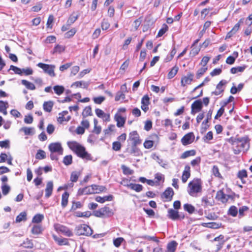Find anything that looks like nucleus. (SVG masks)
<instances>
[{
    "mask_svg": "<svg viewBox=\"0 0 252 252\" xmlns=\"http://www.w3.org/2000/svg\"><path fill=\"white\" fill-rule=\"evenodd\" d=\"M67 145L78 157L88 160L92 159L91 155L86 151L85 148L77 142L69 141L67 142Z\"/></svg>",
    "mask_w": 252,
    "mask_h": 252,
    "instance_id": "obj_1",
    "label": "nucleus"
},
{
    "mask_svg": "<svg viewBox=\"0 0 252 252\" xmlns=\"http://www.w3.org/2000/svg\"><path fill=\"white\" fill-rule=\"evenodd\" d=\"M202 191V183L199 179H194L188 184V192L189 194L193 197L197 196V193Z\"/></svg>",
    "mask_w": 252,
    "mask_h": 252,
    "instance_id": "obj_2",
    "label": "nucleus"
},
{
    "mask_svg": "<svg viewBox=\"0 0 252 252\" xmlns=\"http://www.w3.org/2000/svg\"><path fill=\"white\" fill-rule=\"evenodd\" d=\"M74 230L76 234L78 236H90L93 233V230L91 228L85 224H79L76 226Z\"/></svg>",
    "mask_w": 252,
    "mask_h": 252,
    "instance_id": "obj_3",
    "label": "nucleus"
},
{
    "mask_svg": "<svg viewBox=\"0 0 252 252\" xmlns=\"http://www.w3.org/2000/svg\"><path fill=\"white\" fill-rule=\"evenodd\" d=\"M127 142L129 144L133 146H137L141 144L142 140L137 131L134 130L129 133Z\"/></svg>",
    "mask_w": 252,
    "mask_h": 252,
    "instance_id": "obj_4",
    "label": "nucleus"
},
{
    "mask_svg": "<svg viewBox=\"0 0 252 252\" xmlns=\"http://www.w3.org/2000/svg\"><path fill=\"white\" fill-rule=\"evenodd\" d=\"M113 214L112 210L107 206L100 208L94 212V216L99 218H106L111 216Z\"/></svg>",
    "mask_w": 252,
    "mask_h": 252,
    "instance_id": "obj_5",
    "label": "nucleus"
},
{
    "mask_svg": "<svg viewBox=\"0 0 252 252\" xmlns=\"http://www.w3.org/2000/svg\"><path fill=\"white\" fill-rule=\"evenodd\" d=\"M37 66L42 68L45 73L48 74L51 77H55L56 74L54 72V69L56 67L55 65L48 64L43 63H38Z\"/></svg>",
    "mask_w": 252,
    "mask_h": 252,
    "instance_id": "obj_6",
    "label": "nucleus"
},
{
    "mask_svg": "<svg viewBox=\"0 0 252 252\" xmlns=\"http://www.w3.org/2000/svg\"><path fill=\"white\" fill-rule=\"evenodd\" d=\"M48 148L51 153H56L58 155H62L63 154V148L60 142L50 144Z\"/></svg>",
    "mask_w": 252,
    "mask_h": 252,
    "instance_id": "obj_7",
    "label": "nucleus"
},
{
    "mask_svg": "<svg viewBox=\"0 0 252 252\" xmlns=\"http://www.w3.org/2000/svg\"><path fill=\"white\" fill-rule=\"evenodd\" d=\"M56 230L63 233L67 237H71L73 236V233L71 230H70L68 227L61 224H57L55 226Z\"/></svg>",
    "mask_w": 252,
    "mask_h": 252,
    "instance_id": "obj_8",
    "label": "nucleus"
},
{
    "mask_svg": "<svg viewBox=\"0 0 252 252\" xmlns=\"http://www.w3.org/2000/svg\"><path fill=\"white\" fill-rule=\"evenodd\" d=\"M212 114V111L209 110L206 115V119L202 123L201 127L200 128V132L201 133H204L209 127V125L208 123L209 120L211 119Z\"/></svg>",
    "mask_w": 252,
    "mask_h": 252,
    "instance_id": "obj_9",
    "label": "nucleus"
},
{
    "mask_svg": "<svg viewBox=\"0 0 252 252\" xmlns=\"http://www.w3.org/2000/svg\"><path fill=\"white\" fill-rule=\"evenodd\" d=\"M174 191L171 188H168L161 194V197L164 201H169L172 199Z\"/></svg>",
    "mask_w": 252,
    "mask_h": 252,
    "instance_id": "obj_10",
    "label": "nucleus"
},
{
    "mask_svg": "<svg viewBox=\"0 0 252 252\" xmlns=\"http://www.w3.org/2000/svg\"><path fill=\"white\" fill-rule=\"evenodd\" d=\"M194 135L193 132H189L186 134L181 139V142L184 146L191 144L194 140Z\"/></svg>",
    "mask_w": 252,
    "mask_h": 252,
    "instance_id": "obj_11",
    "label": "nucleus"
},
{
    "mask_svg": "<svg viewBox=\"0 0 252 252\" xmlns=\"http://www.w3.org/2000/svg\"><path fill=\"white\" fill-rule=\"evenodd\" d=\"M202 107V103L201 100H197L191 104V114L194 115L196 113L200 111Z\"/></svg>",
    "mask_w": 252,
    "mask_h": 252,
    "instance_id": "obj_12",
    "label": "nucleus"
},
{
    "mask_svg": "<svg viewBox=\"0 0 252 252\" xmlns=\"http://www.w3.org/2000/svg\"><path fill=\"white\" fill-rule=\"evenodd\" d=\"M141 104L142 110L146 112L149 109V105L150 104V98L148 95H145L142 98Z\"/></svg>",
    "mask_w": 252,
    "mask_h": 252,
    "instance_id": "obj_13",
    "label": "nucleus"
},
{
    "mask_svg": "<svg viewBox=\"0 0 252 252\" xmlns=\"http://www.w3.org/2000/svg\"><path fill=\"white\" fill-rule=\"evenodd\" d=\"M194 75L191 73H189L186 76L183 77L181 79V85L185 86L187 84H190L193 80Z\"/></svg>",
    "mask_w": 252,
    "mask_h": 252,
    "instance_id": "obj_14",
    "label": "nucleus"
},
{
    "mask_svg": "<svg viewBox=\"0 0 252 252\" xmlns=\"http://www.w3.org/2000/svg\"><path fill=\"white\" fill-rule=\"evenodd\" d=\"M94 191L92 185L91 186H88L83 189H79L78 191V194L79 195L82 194H94Z\"/></svg>",
    "mask_w": 252,
    "mask_h": 252,
    "instance_id": "obj_15",
    "label": "nucleus"
},
{
    "mask_svg": "<svg viewBox=\"0 0 252 252\" xmlns=\"http://www.w3.org/2000/svg\"><path fill=\"white\" fill-rule=\"evenodd\" d=\"M168 217L172 220H176L180 218L181 219H184V216L180 217L177 211L170 209L168 211Z\"/></svg>",
    "mask_w": 252,
    "mask_h": 252,
    "instance_id": "obj_16",
    "label": "nucleus"
},
{
    "mask_svg": "<svg viewBox=\"0 0 252 252\" xmlns=\"http://www.w3.org/2000/svg\"><path fill=\"white\" fill-rule=\"evenodd\" d=\"M190 167L189 165H186L182 176V181L185 183L190 176Z\"/></svg>",
    "mask_w": 252,
    "mask_h": 252,
    "instance_id": "obj_17",
    "label": "nucleus"
},
{
    "mask_svg": "<svg viewBox=\"0 0 252 252\" xmlns=\"http://www.w3.org/2000/svg\"><path fill=\"white\" fill-rule=\"evenodd\" d=\"M229 197V195L225 194L221 190L218 191L216 194V198L222 203H226Z\"/></svg>",
    "mask_w": 252,
    "mask_h": 252,
    "instance_id": "obj_18",
    "label": "nucleus"
},
{
    "mask_svg": "<svg viewBox=\"0 0 252 252\" xmlns=\"http://www.w3.org/2000/svg\"><path fill=\"white\" fill-rule=\"evenodd\" d=\"M114 119L117 122V126L119 127H123L126 122V118L122 117L119 113H116Z\"/></svg>",
    "mask_w": 252,
    "mask_h": 252,
    "instance_id": "obj_19",
    "label": "nucleus"
},
{
    "mask_svg": "<svg viewBox=\"0 0 252 252\" xmlns=\"http://www.w3.org/2000/svg\"><path fill=\"white\" fill-rule=\"evenodd\" d=\"M249 139L248 137H243L239 138V145L238 146H241L243 148L249 147Z\"/></svg>",
    "mask_w": 252,
    "mask_h": 252,
    "instance_id": "obj_20",
    "label": "nucleus"
},
{
    "mask_svg": "<svg viewBox=\"0 0 252 252\" xmlns=\"http://www.w3.org/2000/svg\"><path fill=\"white\" fill-rule=\"evenodd\" d=\"M53 189V183L52 181H49L46 185L45 189V197L46 198L49 197L52 193Z\"/></svg>",
    "mask_w": 252,
    "mask_h": 252,
    "instance_id": "obj_21",
    "label": "nucleus"
},
{
    "mask_svg": "<svg viewBox=\"0 0 252 252\" xmlns=\"http://www.w3.org/2000/svg\"><path fill=\"white\" fill-rule=\"evenodd\" d=\"M113 199V196L112 195H109L108 196H105L103 197H101L99 196H97L95 197V200L99 203H103L105 201H112Z\"/></svg>",
    "mask_w": 252,
    "mask_h": 252,
    "instance_id": "obj_22",
    "label": "nucleus"
},
{
    "mask_svg": "<svg viewBox=\"0 0 252 252\" xmlns=\"http://www.w3.org/2000/svg\"><path fill=\"white\" fill-rule=\"evenodd\" d=\"M43 228L40 224H34L31 229V232L34 235H38L42 233Z\"/></svg>",
    "mask_w": 252,
    "mask_h": 252,
    "instance_id": "obj_23",
    "label": "nucleus"
},
{
    "mask_svg": "<svg viewBox=\"0 0 252 252\" xmlns=\"http://www.w3.org/2000/svg\"><path fill=\"white\" fill-rule=\"evenodd\" d=\"M127 150L130 154L134 156H139L141 154L140 149L137 147V146L131 145L130 149L129 150L127 149Z\"/></svg>",
    "mask_w": 252,
    "mask_h": 252,
    "instance_id": "obj_24",
    "label": "nucleus"
},
{
    "mask_svg": "<svg viewBox=\"0 0 252 252\" xmlns=\"http://www.w3.org/2000/svg\"><path fill=\"white\" fill-rule=\"evenodd\" d=\"M20 131H23L26 135H32L35 133V129L34 127H23Z\"/></svg>",
    "mask_w": 252,
    "mask_h": 252,
    "instance_id": "obj_25",
    "label": "nucleus"
},
{
    "mask_svg": "<svg viewBox=\"0 0 252 252\" xmlns=\"http://www.w3.org/2000/svg\"><path fill=\"white\" fill-rule=\"evenodd\" d=\"M240 23H238L235 25L232 29L227 33L226 38H229L231 37L234 34H235L239 30L240 28Z\"/></svg>",
    "mask_w": 252,
    "mask_h": 252,
    "instance_id": "obj_26",
    "label": "nucleus"
},
{
    "mask_svg": "<svg viewBox=\"0 0 252 252\" xmlns=\"http://www.w3.org/2000/svg\"><path fill=\"white\" fill-rule=\"evenodd\" d=\"M177 245L178 243L175 241H172L169 243L167 246L168 252H175Z\"/></svg>",
    "mask_w": 252,
    "mask_h": 252,
    "instance_id": "obj_27",
    "label": "nucleus"
},
{
    "mask_svg": "<svg viewBox=\"0 0 252 252\" xmlns=\"http://www.w3.org/2000/svg\"><path fill=\"white\" fill-rule=\"evenodd\" d=\"M127 186L130 188L131 189L134 190L138 192H140L143 189V186L140 184L130 183L127 185Z\"/></svg>",
    "mask_w": 252,
    "mask_h": 252,
    "instance_id": "obj_28",
    "label": "nucleus"
},
{
    "mask_svg": "<svg viewBox=\"0 0 252 252\" xmlns=\"http://www.w3.org/2000/svg\"><path fill=\"white\" fill-rule=\"evenodd\" d=\"M53 106V102L52 101H46L43 103V107L45 111L50 112Z\"/></svg>",
    "mask_w": 252,
    "mask_h": 252,
    "instance_id": "obj_29",
    "label": "nucleus"
},
{
    "mask_svg": "<svg viewBox=\"0 0 252 252\" xmlns=\"http://www.w3.org/2000/svg\"><path fill=\"white\" fill-rule=\"evenodd\" d=\"M44 215L40 214L35 215L32 219V222L34 223H39L44 219Z\"/></svg>",
    "mask_w": 252,
    "mask_h": 252,
    "instance_id": "obj_30",
    "label": "nucleus"
},
{
    "mask_svg": "<svg viewBox=\"0 0 252 252\" xmlns=\"http://www.w3.org/2000/svg\"><path fill=\"white\" fill-rule=\"evenodd\" d=\"M69 197V194L67 192H64L62 196V206L63 208L66 206L68 203V198Z\"/></svg>",
    "mask_w": 252,
    "mask_h": 252,
    "instance_id": "obj_31",
    "label": "nucleus"
},
{
    "mask_svg": "<svg viewBox=\"0 0 252 252\" xmlns=\"http://www.w3.org/2000/svg\"><path fill=\"white\" fill-rule=\"evenodd\" d=\"M21 82L22 84L24 85L27 89L31 90H34L35 89V87L33 83L26 80H22Z\"/></svg>",
    "mask_w": 252,
    "mask_h": 252,
    "instance_id": "obj_32",
    "label": "nucleus"
},
{
    "mask_svg": "<svg viewBox=\"0 0 252 252\" xmlns=\"http://www.w3.org/2000/svg\"><path fill=\"white\" fill-rule=\"evenodd\" d=\"M195 151L194 150L187 151L182 154L181 158L182 159H185L190 156H193L195 155Z\"/></svg>",
    "mask_w": 252,
    "mask_h": 252,
    "instance_id": "obj_33",
    "label": "nucleus"
},
{
    "mask_svg": "<svg viewBox=\"0 0 252 252\" xmlns=\"http://www.w3.org/2000/svg\"><path fill=\"white\" fill-rule=\"evenodd\" d=\"M246 66L243 65L242 66L234 67L231 68L230 72L232 74H236L238 72H242L246 69Z\"/></svg>",
    "mask_w": 252,
    "mask_h": 252,
    "instance_id": "obj_34",
    "label": "nucleus"
},
{
    "mask_svg": "<svg viewBox=\"0 0 252 252\" xmlns=\"http://www.w3.org/2000/svg\"><path fill=\"white\" fill-rule=\"evenodd\" d=\"M27 220V213L25 212H21L16 218V222H20Z\"/></svg>",
    "mask_w": 252,
    "mask_h": 252,
    "instance_id": "obj_35",
    "label": "nucleus"
},
{
    "mask_svg": "<svg viewBox=\"0 0 252 252\" xmlns=\"http://www.w3.org/2000/svg\"><path fill=\"white\" fill-rule=\"evenodd\" d=\"M20 246L25 248H32L33 247V244L31 240L27 239L20 244Z\"/></svg>",
    "mask_w": 252,
    "mask_h": 252,
    "instance_id": "obj_36",
    "label": "nucleus"
},
{
    "mask_svg": "<svg viewBox=\"0 0 252 252\" xmlns=\"http://www.w3.org/2000/svg\"><path fill=\"white\" fill-rule=\"evenodd\" d=\"M73 86H75L76 87H81L83 88L87 89L89 86V83L86 82H84L82 81H76L74 82L73 84Z\"/></svg>",
    "mask_w": 252,
    "mask_h": 252,
    "instance_id": "obj_37",
    "label": "nucleus"
},
{
    "mask_svg": "<svg viewBox=\"0 0 252 252\" xmlns=\"http://www.w3.org/2000/svg\"><path fill=\"white\" fill-rule=\"evenodd\" d=\"M53 89L55 93L59 95L62 94L64 91V88L63 86L59 85L55 86Z\"/></svg>",
    "mask_w": 252,
    "mask_h": 252,
    "instance_id": "obj_38",
    "label": "nucleus"
},
{
    "mask_svg": "<svg viewBox=\"0 0 252 252\" xmlns=\"http://www.w3.org/2000/svg\"><path fill=\"white\" fill-rule=\"evenodd\" d=\"M1 189L2 193L4 195H6L10 190V187L7 184H2Z\"/></svg>",
    "mask_w": 252,
    "mask_h": 252,
    "instance_id": "obj_39",
    "label": "nucleus"
},
{
    "mask_svg": "<svg viewBox=\"0 0 252 252\" xmlns=\"http://www.w3.org/2000/svg\"><path fill=\"white\" fill-rule=\"evenodd\" d=\"M238 214V209L235 206H231L228 210V214L232 217H236Z\"/></svg>",
    "mask_w": 252,
    "mask_h": 252,
    "instance_id": "obj_40",
    "label": "nucleus"
},
{
    "mask_svg": "<svg viewBox=\"0 0 252 252\" xmlns=\"http://www.w3.org/2000/svg\"><path fill=\"white\" fill-rule=\"evenodd\" d=\"M178 71V67L176 66H174L168 74V77L169 79L173 78L177 73Z\"/></svg>",
    "mask_w": 252,
    "mask_h": 252,
    "instance_id": "obj_41",
    "label": "nucleus"
},
{
    "mask_svg": "<svg viewBox=\"0 0 252 252\" xmlns=\"http://www.w3.org/2000/svg\"><path fill=\"white\" fill-rule=\"evenodd\" d=\"M92 115V108L91 106L86 107L82 112V116L83 117H86L89 116H91Z\"/></svg>",
    "mask_w": 252,
    "mask_h": 252,
    "instance_id": "obj_42",
    "label": "nucleus"
},
{
    "mask_svg": "<svg viewBox=\"0 0 252 252\" xmlns=\"http://www.w3.org/2000/svg\"><path fill=\"white\" fill-rule=\"evenodd\" d=\"M184 209L189 214L193 213L195 211V208L192 205L189 204H184Z\"/></svg>",
    "mask_w": 252,
    "mask_h": 252,
    "instance_id": "obj_43",
    "label": "nucleus"
},
{
    "mask_svg": "<svg viewBox=\"0 0 252 252\" xmlns=\"http://www.w3.org/2000/svg\"><path fill=\"white\" fill-rule=\"evenodd\" d=\"M208 68L207 67L202 66L201 68L199 69L196 74V76L197 79L200 78L207 71Z\"/></svg>",
    "mask_w": 252,
    "mask_h": 252,
    "instance_id": "obj_44",
    "label": "nucleus"
},
{
    "mask_svg": "<svg viewBox=\"0 0 252 252\" xmlns=\"http://www.w3.org/2000/svg\"><path fill=\"white\" fill-rule=\"evenodd\" d=\"M227 83V82L225 80H221L220 81L219 84L217 85L216 89L222 93L224 91L223 86L225 85Z\"/></svg>",
    "mask_w": 252,
    "mask_h": 252,
    "instance_id": "obj_45",
    "label": "nucleus"
},
{
    "mask_svg": "<svg viewBox=\"0 0 252 252\" xmlns=\"http://www.w3.org/2000/svg\"><path fill=\"white\" fill-rule=\"evenodd\" d=\"M36 158L38 159H42L46 158L45 152L41 150H39L35 156Z\"/></svg>",
    "mask_w": 252,
    "mask_h": 252,
    "instance_id": "obj_46",
    "label": "nucleus"
},
{
    "mask_svg": "<svg viewBox=\"0 0 252 252\" xmlns=\"http://www.w3.org/2000/svg\"><path fill=\"white\" fill-rule=\"evenodd\" d=\"M92 187L95 191L94 193H99L103 191L105 189V188L103 186H99L95 185H93Z\"/></svg>",
    "mask_w": 252,
    "mask_h": 252,
    "instance_id": "obj_47",
    "label": "nucleus"
},
{
    "mask_svg": "<svg viewBox=\"0 0 252 252\" xmlns=\"http://www.w3.org/2000/svg\"><path fill=\"white\" fill-rule=\"evenodd\" d=\"M80 175V173L77 171L72 172L70 176V181L72 182H76Z\"/></svg>",
    "mask_w": 252,
    "mask_h": 252,
    "instance_id": "obj_48",
    "label": "nucleus"
},
{
    "mask_svg": "<svg viewBox=\"0 0 252 252\" xmlns=\"http://www.w3.org/2000/svg\"><path fill=\"white\" fill-rule=\"evenodd\" d=\"M110 26V24L108 20L105 19H103L101 24V29L103 30H107L109 28Z\"/></svg>",
    "mask_w": 252,
    "mask_h": 252,
    "instance_id": "obj_49",
    "label": "nucleus"
},
{
    "mask_svg": "<svg viewBox=\"0 0 252 252\" xmlns=\"http://www.w3.org/2000/svg\"><path fill=\"white\" fill-rule=\"evenodd\" d=\"M125 241V239L122 237H119L113 240V244L117 247H119L123 242Z\"/></svg>",
    "mask_w": 252,
    "mask_h": 252,
    "instance_id": "obj_50",
    "label": "nucleus"
},
{
    "mask_svg": "<svg viewBox=\"0 0 252 252\" xmlns=\"http://www.w3.org/2000/svg\"><path fill=\"white\" fill-rule=\"evenodd\" d=\"M72 161V157L71 155L66 156L64 157L63 159V163L66 165H68L71 164Z\"/></svg>",
    "mask_w": 252,
    "mask_h": 252,
    "instance_id": "obj_51",
    "label": "nucleus"
},
{
    "mask_svg": "<svg viewBox=\"0 0 252 252\" xmlns=\"http://www.w3.org/2000/svg\"><path fill=\"white\" fill-rule=\"evenodd\" d=\"M105 99V97L103 96H100L98 97H95L93 98V100L95 104H100Z\"/></svg>",
    "mask_w": 252,
    "mask_h": 252,
    "instance_id": "obj_52",
    "label": "nucleus"
},
{
    "mask_svg": "<svg viewBox=\"0 0 252 252\" xmlns=\"http://www.w3.org/2000/svg\"><path fill=\"white\" fill-rule=\"evenodd\" d=\"M78 15H71L67 21V24H68V25H71L78 19Z\"/></svg>",
    "mask_w": 252,
    "mask_h": 252,
    "instance_id": "obj_53",
    "label": "nucleus"
},
{
    "mask_svg": "<svg viewBox=\"0 0 252 252\" xmlns=\"http://www.w3.org/2000/svg\"><path fill=\"white\" fill-rule=\"evenodd\" d=\"M9 69L13 70L15 72V73H16L17 74H19V75L22 74V69L17 66L11 65L10 66Z\"/></svg>",
    "mask_w": 252,
    "mask_h": 252,
    "instance_id": "obj_54",
    "label": "nucleus"
},
{
    "mask_svg": "<svg viewBox=\"0 0 252 252\" xmlns=\"http://www.w3.org/2000/svg\"><path fill=\"white\" fill-rule=\"evenodd\" d=\"M247 177V172L246 170H242L240 171L238 173V177L241 180L242 182L244 178Z\"/></svg>",
    "mask_w": 252,
    "mask_h": 252,
    "instance_id": "obj_55",
    "label": "nucleus"
},
{
    "mask_svg": "<svg viewBox=\"0 0 252 252\" xmlns=\"http://www.w3.org/2000/svg\"><path fill=\"white\" fill-rule=\"evenodd\" d=\"M212 172L214 175L217 177L221 178V176L219 172L218 167L217 166L214 165L212 169Z\"/></svg>",
    "mask_w": 252,
    "mask_h": 252,
    "instance_id": "obj_56",
    "label": "nucleus"
},
{
    "mask_svg": "<svg viewBox=\"0 0 252 252\" xmlns=\"http://www.w3.org/2000/svg\"><path fill=\"white\" fill-rule=\"evenodd\" d=\"M154 145V142L152 140H147L144 142L143 145L146 149L151 148Z\"/></svg>",
    "mask_w": 252,
    "mask_h": 252,
    "instance_id": "obj_57",
    "label": "nucleus"
},
{
    "mask_svg": "<svg viewBox=\"0 0 252 252\" xmlns=\"http://www.w3.org/2000/svg\"><path fill=\"white\" fill-rule=\"evenodd\" d=\"M122 168L125 174L131 175L133 173V171L132 170L124 165L122 166Z\"/></svg>",
    "mask_w": 252,
    "mask_h": 252,
    "instance_id": "obj_58",
    "label": "nucleus"
},
{
    "mask_svg": "<svg viewBox=\"0 0 252 252\" xmlns=\"http://www.w3.org/2000/svg\"><path fill=\"white\" fill-rule=\"evenodd\" d=\"M236 57H234L233 56H230L227 58L226 60V63L228 64H232L234 63L235 61L236 58L238 56V53H236Z\"/></svg>",
    "mask_w": 252,
    "mask_h": 252,
    "instance_id": "obj_59",
    "label": "nucleus"
},
{
    "mask_svg": "<svg viewBox=\"0 0 252 252\" xmlns=\"http://www.w3.org/2000/svg\"><path fill=\"white\" fill-rule=\"evenodd\" d=\"M76 32V30L75 29H72L65 33V37L68 38H70L72 37Z\"/></svg>",
    "mask_w": 252,
    "mask_h": 252,
    "instance_id": "obj_60",
    "label": "nucleus"
},
{
    "mask_svg": "<svg viewBox=\"0 0 252 252\" xmlns=\"http://www.w3.org/2000/svg\"><path fill=\"white\" fill-rule=\"evenodd\" d=\"M125 98V95L122 92H118L115 96V99L116 101H119L120 99H124Z\"/></svg>",
    "mask_w": 252,
    "mask_h": 252,
    "instance_id": "obj_61",
    "label": "nucleus"
},
{
    "mask_svg": "<svg viewBox=\"0 0 252 252\" xmlns=\"http://www.w3.org/2000/svg\"><path fill=\"white\" fill-rule=\"evenodd\" d=\"M213 138V132L210 131L207 132V133L205 135V136L203 137L204 141L205 142H207V141L211 140Z\"/></svg>",
    "mask_w": 252,
    "mask_h": 252,
    "instance_id": "obj_62",
    "label": "nucleus"
},
{
    "mask_svg": "<svg viewBox=\"0 0 252 252\" xmlns=\"http://www.w3.org/2000/svg\"><path fill=\"white\" fill-rule=\"evenodd\" d=\"M201 162V158L200 157H196L195 159L191 161L190 164L192 166L198 165Z\"/></svg>",
    "mask_w": 252,
    "mask_h": 252,
    "instance_id": "obj_63",
    "label": "nucleus"
},
{
    "mask_svg": "<svg viewBox=\"0 0 252 252\" xmlns=\"http://www.w3.org/2000/svg\"><path fill=\"white\" fill-rule=\"evenodd\" d=\"M113 149L115 151H118L121 149V144L120 142L116 141L113 143L112 145Z\"/></svg>",
    "mask_w": 252,
    "mask_h": 252,
    "instance_id": "obj_64",
    "label": "nucleus"
}]
</instances>
